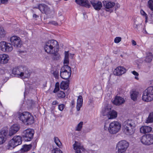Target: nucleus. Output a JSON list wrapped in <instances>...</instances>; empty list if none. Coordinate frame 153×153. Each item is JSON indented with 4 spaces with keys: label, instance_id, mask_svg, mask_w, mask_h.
<instances>
[{
    "label": "nucleus",
    "instance_id": "1",
    "mask_svg": "<svg viewBox=\"0 0 153 153\" xmlns=\"http://www.w3.org/2000/svg\"><path fill=\"white\" fill-rule=\"evenodd\" d=\"M20 128L19 125L15 124L10 128L9 133L6 130L1 131L0 132V143H4L7 139L16 133Z\"/></svg>",
    "mask_w": 153,
    "mask_h": 153
},
{
    "label": "nucleus",
    "instance_id": "2",
    "mask_svg": "<svg viewBox=\"0 0 153 153\" xmlns=\"http://www.w3.org/2000/svg\"><path fill=\"white\" fill-rule=\"evenodd\" d=\"M18 118L19 120L26 125H31L34 122V118L33 116L28 112L19 113Z\"/></svg>",
    "mask_w": 153,
    "mask_h": 153
},
{
    "label": "nucleus",
    "instance_id": "3",
    "mask_svg": "<svg viewBox=\"0 0 153 153\" xmlns=\"http://www.w3.org/2000/svg\"><path fill=\"white\" fill-rule=\"evenodd\" d=\"M59 47L57 41L51 40L46 42L44 49L45 51L48 53H55V51H59Z\"/></svg>",
    "mask_w": 153,
    "mask_h": 153
},
{
    "label": "nucleus",
    "instance_id": "4",
    "mask_svg": "<svg viewBox=\"0 0 153 153\" xmlns=\"http://www.w3.org/2000/svg\"><path fill=\"white\" fill-rule=\"evenodd\" d=\"M134 125L132 120H128L123 122V130L126 135H130L134 133L133 128Z\"/></svg>",
    "mask_w": 153,
    "mask_h": 153
},
{
    "label": "nucleus",
    "instance_id": "5",
    "mask_svg": "<svg viewBox=\"0 0 153 153\" xmlns=\"http://www.w3.org/2000/svg\"><path fill=\"white\" fill-rule=\"evenodd\" d=\"M106 123H105L104 128L105 130L108 128L109 132L111 134H115L118 132L121 129V125L118 121H114L109 125V127L106 126Z\"/></svg>",
    "mask_w": 153,
    "mask_h": 153
},
{
    "label": "nucleus",
    "instance_id": "6",
    "mask_svg": "<svg viewBox=\"0 0 153 153\" xmlns=\"http://www.w3.org/2000/svg\"><path fill=\"white\" fill-rule=\"evenodd\" d=\"M142 99L146 102L150 101L153 100V86L148 87L143 91Z\"/></svg>",
    "mask_w": 153,
    "mask_h": 153
},
{
    "label": "nucleus",
    "instance_id": "7",
    "mask_svg": "<svg viewBox=\"0 0 153 153\" xmlns=\"http://www.w3.org/2000/svg\"><path fill=\"white\" fill-rule=\"evenodd\" d=\"M129 145V143L126 140H123L120 141L117 145V151L116 153H127V150Z\"/></svg>",
    "mask_w": 153,
    "mask_h": 153
},
{
    "label": "nucleus",
    "instance_id": "8",
    "mask_svg": "<svg viewBox=\"0 0 153 153\" xmlns=\"http://www.w3.org/2000/svg\"><path fill=\"white\" fill-rule=\"evenodd\" d=\"M71 74V68L67 65H64L61 69L60 76L64 79H69Z\"/></svg>",
    "mask_w": 153,
    "mask_h": 153
},
{
    "label": "nucleus",
    "instance_id": "9",
    "mask_svg": "<svg viewBox=\"0 0 153 153\" xmlns=\"http://www.w3.org/2000/svg\"><path fill=\"white\" fill-rule=\"evenodd\" d=\"M34 134V130L31 128H28L24 130L22 136L25 141H29L32 140Z\"/></svg>",
    "mask_w": 153,
    "mask_h": 153
},
{
    "label": "nucleus",
    "instance_id": "10",
    "mask_svg": "<svg viewBox=\"0 0 153 153\" xmlns=\"http://www.w3.org/2000/svg\"><path fill=\"white\" fill-rule=\"evenodd\" d=\"M141 142L146 145L153 144V134H148L143 135L140 139Z\"/></svg>",
    "mask_w": 153,
    "mask_h": 153
},
{
    "label": "nucleus",
    "instance_id": "11",
    "mask_svg": "<svg viewBox=\"0 0 153 153\" xmlns=\"http://www.w3.org/2000/svg\"><path fill=\"white\" fill-rule=\"evenodd\" d=\"M13 48L10 43H7L5 41L0 42V50L4 52H10L12 51Z\"/></svg>",
    "mask_w": 153,
    "mask_h": 153
},
{
    "label": "nucleus",
    "instance_id": "12",
    "mask_svg": "<svg viewBox=\"0 0 153 153\" xmlns=\"http://www.w3.org/2000/svg\"><path fill=\"white\" fill-rule=\"evenodd\" d=\"M11 45L16 47H20L21 45V42L20 38L16 36H13L10 38Z\"/></svg>",
    "mask_w": 153,
    "mask_h": 153
},
{
    "label": "nucleus",
    "instance_id": "13",
    "mask_svg": "<svg viewBox=\"0 0 153 153\" xmlns=\"http://www.w3.org/2000/svg\"><path fill=\"white\" fill-rule=\"evenodd\" d=\"M126 70L123 67L119 66L114 71L113 74L116 76H120L125 73Z\"/></svg>",
    "mask_w": 153,
    "mask_h": 153
},
{
    "label": "nucleus",
    "instance_id": "14",
    "mask_svg": "<svg viewBox=\"0 0 153 153\" xmlns=\"http://www.w3.org/2000/svg\"><path fill=\"white\" fill-rule=\"evenodd\" d=\"M22 66L15 67L14 68L12 71V73L16 77H20L21 72L24 70Z\"/></svg>",
    "mask_w": 153,
    "mask_h": 153
},
{
    "label": "nucleus",
    "instance_id": "15",
    "mask_svg": "<svg viewBox=\"0 0 153 153\" xmlns=\"http://www.w3.org/2000/svg\"><path fill=\"white\" fill-rule=\"evenodd\" d=\"M91 4L95 10H101L102 7L101 2L98 1L92 0L90 1Z\"/></svg>",
    "mask_w": 153,
    "mask_h": 153
},
{
    "label": "nucleus",
    "instance_id": "16",
    "mask_svg": "<svg viewBox=\"0 0 153 153\" xmlns=\"http://www.w3.org/2000/svg\"><path fill=\"white\" fill-rule=\"evenodd\" d=\"M75 2L77 4L87 8L91 7L90 3L87 0H75Z\"/></svg>",
    "mask_w": 153,
    "mask_h": 153
},
{
    "label": "nucleus",
    "instance_id": "17",
    "mask_svg": "<svg viewBox=\"0 0 153 153\" xmlns=\"http://www.w3.org/2000/svg\"><path fill=\"white\" fill-rule=\"evenodd\" d=\"M111 110V108L110 106L107 104L104 105V107L102 109V113L103 116H108Z\"/></svg>",
    "mask_w": 153,
    "mask_h": 153
},
{
    "label": "nucleus",
    "instance_id": "18",
    "mask_svg": "<svg viewBox=\"0 0 153 153\" xmlns=\"http://www.w3.org/2000/svg\"><path fill=\"white\" fill-rule=\"evenodd\" d=\"M125 102L124 98L120 97H116L112 101L113 103L116 105H120Z\"/></svg>",
    "mask_w": 153,
    "mask_h": 153
},
{
    "label": "nucleus",
    "instance_id": "19",
    "mask_svg": "<svg viewBox=\"0 0 153 153\" xmlns=\"http://www.w3.org/2000/svg\"><path fill=\"white\" fill-rule=\"evenodd\" d=\"M74 149L75 150V153H82L81 150L82 151L85 149L83 147L78 144V142L75 141L73 145Z\"/></svg>",
    "mask_w": 153,
    "mask_h": 153
},
{
    "label": "nucleus",
    "instance_id": "20",
    "mask_svg": "<svg viewBox=\"0 0 153 153\" xmlns=\"http://www.w3.org/2000/svg\"><path fill=\"white\" fill-rule=\"evenodd\" d=\"M8 56L7 54L0 55V63L1 64L7 63L9 60Z\"/></svg>",
    "mask_w": 153,
    "mask_h": 153
},
{
    "label": "nucleus",
    "instance_id": "21",
    "mask_svg": "<svg viewBox=\"0 0 153 153\" xmlns=\"http://www.w3.org/2000/svg\"><path fill=\"white\" fill-rule=\"evenodd\" d=\"M24 69V70L22 71L21 72V76L20 78H26L29 77L30 75V73L26 69V68L25 67H23Z\"/></svg>",
    "mask_w": 153,
    "mask_h": 153
},
{
    "label": "nucleus",
    "instance_id": "22",
    "mask_svg": "<svg viewBox=\"0 0 153 153\" xmlns=\"http://www.w3.org/2000/svg\"><path fill=\"white\" fill-rule=\"evenodd\" d=\"M83 103L82 97L81 96H79L78 98L77 102L76 109L77 111L80 110V108L82 105Z\"/></svg>",
    "mask_w": 153,
    "mask_h": 153
},
{
    "label": "nucleus",
    "instance_id": "23",
    "mask_svg": "<svg viewBox=\"0 0 153 153\" xmlns=\"http://www.w3.org/2000/svg\"><path fill=\"white\" fill-rule=\"evenodd\" d=\"M152 130V128L148 126H142L140 129L141 133H146L150 132Z\"/></svg>",
    "mask_w": 153,
    "mask_h": 153
},
{
    "label": "nucleus",
    "instance_id": "24",
    "mask_svg": "<svg viewBox=\"0 0 153 153\" xmlns=\"http://www.w3.org/2000/svg\"><path fill=\"white\" fill-rule=\"evenodd\" d=\"M17 145L16 144L13 138L9 141L7 149H12L14 148L15 147L17 146Z\"/></svg>",
    "mask_w": 153,
    "mask_h": 153
},
{
    "label": "nucleus",
    "instance_id": "25",
    "mask_svg": "<svg viewBox=\"0 0 153 153\" xmlns=\"http://www.w3.org/2000/svg\"><path fill=\"white\" fill-rule=\"evenodd\" d=\"M104 5L107 9H110L113 7L115 5L114 2L108 1H105L103 2Z\"/></svg>",
    "mask_w": 153,
    "mask_h": 153
},
{
    "label": "nucleus",
    "instance_id": "26",
    "mask_svg": "<svg viewBox=\"0 0 153 153\" xmlns=\"http://www.w3.org/2000/svg\"><path fill=\"white\" fill-rule=\"evenodd\" d=\"M13 139L14 141L16 144L17 145V146L20 145L22 143V137L19 136H15Z\"/></svg>",
    "mask_w": 153,
    "mask_h": 153
},
{
    "label": "nucleus",
    "instance_id": "27",
    "mask_svg": "<svg viewBox=\"0 0 153 153\" xmlns=\"http://www.w3.org/2000/svg\"><path fill=\"white\" fill-rule=\"evenodd\" d=\"M69 81H62L60 85L61 89L65 90L67 89L68 87Z\"/></svg>",
    "mask_w": 153,
    "mask_h": 153
},
{
    "label": "nucleus",
    "instance_id": "28",
    "mask_svg": "<svg viewBox=\"0 0 153 153\" xmlns=\"http://www.w3.org/2000/svg\"><path fill=\"white\" fill-rule=\"evenodd\" d=\"M65 57L64 61V65H68L69 63V56L70 55L68 51H65L64 53Z\"/></svg>",
    "mask_w": 153,
    "mask_h": 153
},
{
    "label": "nucleus",
    "instance_id": "29",
    "mask_svg": "<svg viewBox=\"0 0 153 153\" xmlns=\"http://www.w3.org/2000/svg\"><path fill=\"white\" fill-rule=\"evenodd\" d=\"M117 116V113L116 111L114 110H111L109 114L108 117L109 119H112L116 118Z\"/></svg>",
    "mask_w": 153,
    "mask_h": 153
},
{
    "label": "nucleus",
    "instance_id": "30",
    "mask_svg": "<svg viewBox=\"0 0 153 153\" xmlns=\"http://www.w3.org/2000/svg\"><path fill=\"white\" fill-rule=\"evenodd\" d=\"M32 147V145L31 144L28 145H24L23 147L21 149V151L23 152H27Z\"/></svg>",
    "mask_w": 153,
    "mask_h": 153
},
{
    "label": "nucleus",
    "instance_id": "31",
    "mask_svg": "<svg viewBox=\"0 0 153 153\" xmlns=\"http://www.w3.org/2000/svg\"><path fill=\"white\" fill-rule=\"evenodd\" d=\"M152 55L151 53H149L146 54L145 61L147 62H150L152 59Z\"/></svg>",
    "mask_w": 153,
    "mask_h": 153
},
{
    "label": "nucleus",
    "instance_id": "32",
    "mask_svg": "<svg viewBox=\"0 0 153 153\" xmlns=\"http://www.w3.org/2000/svg\"><path fill=\"white\" fill-rule=\"evenodd\" d=\"M47 6L44 4L37 5V6L33 7L34 9H38L39 10H47Z\"/></svg>",
    "mask_w": 153,
    "mask_h": 153
},
{
    "label": "nucleus",
    "instance_id": "33",
    "mask_svg": "<svg viewBox=\"0 0 153 153\" xmlns=\"http://www.w3.org/2000/svg\"><path fill=\"white\" fill-rule=\"evenodd\" d=\"M138 93V92L134 91L132 92L131 94V97L132 100L134 101L137 100Z\"/></svg>",
    "mask_w": 153,
    "mask_h": 153
},
{
    "label": "nucleus",
    "instance_id": "34",
    "mask_svg": "<svg viewBox=\"0 0 153 153\" xmlns=\"http://www.w3.org/2000/svg\"><path fill=\"white\" fill-rule=\"evenodd\" d=\"M146 122L147 123H151L153 122V112L150 113L146 120Z\"/></svg>",
    "mask_w": 153,
    "mask_h": 153
},
{
    "label": "nucleus",
    "instance_id": "35",
    "mask_svg": "<svg viewBox=\"0 0 153 153\" xmlns=\"http://www.w3.org/2000/svg\"><path fill=\"white\" fill-rule=\"evenodd\" d=\"M6 33L3 27L0 26V37L4 38L5 37Z\"/></svg>",
    "mask_w": 153,
    "mask_h": 153
},
{
    "label": "nucleus",
    "instance_id": "36",
    "mask_svg": "<svg viewBox=\"0 0 153 153\" xmlns=\"http://www.w3.org/2000/svg\"><path fill=\"white\" fill-rule=\"evenodd\" d=\"M58 51H55V53H51L53 55V58L54 60H57L59 59L60 55L57 52Z\"/></svg>",
    "mask_w": 153,
    "mask_h": 153
},
{
    "label": "nucleus",
    "instance_id": "37",
    "mask_svg": "<svg viewBox=\"0 0 153 153\" xmlns=\"http://www.w3.org/2000/svg\"><path fill=\"white\" fill-rule=\"evenodd\" d=\"M65 96V92L59 91V92L57 94V97L59 99L64 98Z\"/></svg>",
    "mask_w": 153,
    "mask_h": 153
},
{
    "label": "nucleus",
    "instance_id": "38",
    "mask_svg": "<svg viewBox=\"0 0 153 153\" xmlns=\"http://www.w3.org/2000/svg\"><path fill=\"white\" fill-rule=\"evenodd\" d=\"M83 124V122H80L76 127V130L80 131L82 127Z\"/></svg>",
    "mask_w": 153,
    "mask_h": 153
},
{
    "label": "nucleus",
    "instance_id": "39",
    "mask_svg": "<svg viewBox=\"0 0 153 153\" xmlns=\"http://www.w3.org/2000/svg\"><path fill=\"white\" fill-rule=\"evenodd\" d=\"M54 141L56 145L58 147H60L62 143L58 138L57 137H55L54 138Z\"/></svg>",
    "mask_w": 153,
    "mask_h": 153
},
{
    "label": "nucleus",
    "instance_id": "40",
    "mask_svg": "<svg viewBox=\"0 0 153 153\" xmlns=\"http://www.w3.org/2000/svg\"><path fill=\"white\" fill-rule=\"evenodd\" d=\"M113 11V10H104L101 13L102 16H105L109 15L110 13Z\"/></svg>",
    "mask_w": 153,
    "mask_h": 153
},
{
    "label": "nucleus",
    "instance_id": "41",
    "mask_svg": "<svg viewBox=\"0 0 153 153\" xmlns=\"http://www.w3.org/2000/svg\"><path fill=\"white\" fill-rule=\"evenodd\" d=\"M140 13L143 16L145 17V22H147L148 16L146 13L143 10H140Z\"/></svg>",
    "mask_w": 153,
    "mask_h": 153
},
{
    "label": "nucleus",
    "instance_id": "42",
    "mask_svg": "<svg viewBox=\"0 0 153 153\" xmlns=\"http://www.w3.org/2000/svg\"><path fill=\"white\" fill-rule=\"evenodd\" d=\"M52 153H63L59 149L56 148L52 150Z\"/></svg>",
    "mask_w": 153,
    "mask_h": 153
},
{
    "label": "nucleus",
    "instance_id": "43",
    "mask_svg": "<svg viewBox=\"0 0 153 153\" xmlns=\"http://www.w3.org/2000/svg\"><path fill=\"white\" fill-rule=\"evenodd\" d=\"M148 4L151 10H153V1L149 0L148 2Z\"/></svg>",
    "mask_w": 153,
    "mask_h": 153
},
{
    "label": "nucleus",
    "instance_id": "44",
    "mask_svg": "<svg viewBox=\"0 0 153 153\" xmlns=\"http://www.w3.org/2000/svg\"><path fill=\"white\" fill-rule=\"evenodd\" d=\"M53 74L56 79H58L59 76V72L58 71H56L53 72Z\"/></svg>",
    "mask_w": 153,
    "mask_h": 153
},
{
    "label": "nucleus",
    "instance_id": "45",
    "mask_svg": "<svg viewBox=\"0 0 153 153\" xmlns=\"http://www.w3.org/2000/svg\"><path fill=\"white\" fill-rule=\"evenodd\" d=\"M65 107V105L64 104H61L58 105V108L59 110L62 111Z\"/></svg>",
    "mask_w": 153,
    "mask_h": 153
},
{
    "label": "nucleus",
    "instance_id": "46",
    "mask_svg": "<svg viewBox=\"0 0 153 153\" xmlns=\"http://www.w3.org/2000/svg\"><path fill=\"white\" fill-rule=\"evenodd\" d=\"M48 24H51L55 26H56L58 25V23L56 21H51L49 22Z\"/></svg>",
    "mask_w": 153,
    "mask_h": 153
},
{
    "label": "nucleus",
    "instance_id": "47",
    "mask_svg": "<svg viewBox=\"0 0 153 153\" xmlns=\"http://www.w3.org/2000/svg\"><path fill=\"white\" fill-rule=\"evenodd\" d=\"M121 38L120 37H116L114 40V42L118 43L121 41Z\"/></svg>",
    "mask_w": 153,
    "mask_h": 153
},
{
    "label": "nucleus",
    "instance_id": "48",
    "mask_svg": "<svg viewBox=\"0 0 153 153\" xmlns=\"http://www.w3.org/2000/svg\"><path fill=\"white\" fill-rule=\"evenodd\" d=\"M85 10H83L82 11V13L83 15L84 18L86 19V18H87L88 17L86 15V14L87 13V12L85 11Z\"/></svg>",
    "mask_w": 153,
    "mask_h": 153
},
{
    "label": "nucleus",
    "instance_id": "49",
    "mask_svg": "<svg viewBox=\"0 0 153 153\" xmlns=\"http://www.w3.org/2000/svg\"><path fill=\"white\" fill-rule=\"evenodd\" d=\"M131 73L133 74L136 76H138L139 75L138 73L134 71H131Z\"/></svg>",
    "mask_w": 153,
    "mask_h": 153
},
{
    "label": "nucleus",
    "instance_id": "50",
    "mask_svg": "<svg viewBox=\"0 0 153 153\" xmlns=\"http://www.w3.org/2000/svg\"><path fill=\"white\" fill-rule=\"evenodd\" d=\"M8 0H1V2L3 4H6L8 2Z\"/></svg>",
    "mask_w": 153,
    "mask_h": 153
},
{
    "label": "nucleus",
    "instance_id": "51",
    "mask_svg": "<svg viewBox=\"0 0 153 153\" xmlns=\"http://www.w3.org/2000/svg\"><path fill=\"white\" fill-rule=\"evenodd\" d=\"M59 88L55 87V88L53 91V92L54 93H56L59 90Z\"/></svg>",
    "mask_w": 153,
    "mask_h": 153
},
{
    "label": "nucleus",
    "instance_id": "52",
    "mask_svg": "<svg viewBox=\"0 0 153 153\" xmlns=\"http://www.w3.org/2000/svg\"><path fill=\"white\" fill-rule=\"evenodd\" d=\"M58 103H58V101H57L56 100H55V101H54L52 102V105H56L58 104Z\"/></svg>",
    "mask_w": 153,
    "mask_h": 153
},
{
    "label": "nucleus",
    "instance_id": "53",
    "mask_svg": "<svg viewBox=\"0 0 153 153\" xmlns=\"http://www.w3.org/2000/svg\"><path fill=\"white\" fill-rule=\"evenodd\" d=\"M55 87L59 88V82H56V83Z\"/></svg>",
    "mask_w": 153,
    "mask_h": 153
},
{
    "label": "nucleus",
    "instance_id": "54",
    "mask_svg": "<svg viewBox=\"0 0 153 153\" xmlns=\"http://www.w3.org/2000/svg\"><path fill=\"white\" fill-rule=\"evenodd\" d=\"M132 44L134 45H136V43L135 41L134 40H133L132 41Z\"/></svg>",
    "mask_w": 153,
    "mask_h": 153
},
{
    "label": "nucleus",
    "instance_id": "55",
    "mask_svg": "<svg viewBox=\"0 0 153 153\" xmlns=\"http://www.w3.org/2000/svg\"><path fill=\"white\" fill-rule=\"evenodd\" d=\"M33 18H36L37 17H39V16H37V15H36V14H34L33 15Z\"/></svg>",
    "mask_w": 153,
    "mask_h": 153
},
{
    "label": "nucleus",
    "instance_id": "56",
    "mask_svg": "<svg viewBox=\"0 0 153 153\" xmlns=\"http://www.w3.org/2000/svg\"><path fill=\"white\" fill-rule=\"evenodd\" d=\"M74 54H71L70 53V58H71V59H72L73 58V57L74 56Z\"/></svg>",
    "mask_w": 153,
    "mask_h": 153
},
{
    "label": "nucleus",
    "instance_id": "57",
    "mask_svg": "<svg viewBox=\"0 0 153 153\" xmlns=\"http://www.w3.org/2000/svg\"><path fill=\"white\" fill-rule=\"evenodd\" d=\"M71 104L72 105H74L75 104V102L74 100H72L71 102Z\"/></svg>",
    "mask_w": 153,
    "mask_h": 153
},
{
    "label": "nucleus",
    "instance_id": "58",
    "mask_svg": "<svg viewBox=\"0 0 153 153\" xmlns=\"http://www.w3.org/2000/svg\"><path fill=\"white\" fill-rule=\"evenodd\" d=\"M116 6H117V8H116V9H118L119 7L120 6V5L119 4H116Z\"/></svg>",
    "mask_w": 153,
    "mask_h": 153
},
{
    "label": "nucleus",
    "instance_id": "59",
    "mask_svg": "<svg viewBox=\"0 0 153 153\" xmlns=\"http://www.w3.org/2000/svg\"><path fill=\"white\" fill-rule=\"evenodd\" d=\"M137 25H134V27L135 28H137Z\"/></svg>",
    "mask_w": 153,
    "mask_h": 153
},
{
    "label": "nucleus",
    "instance_id": "60",
    "mask_svg": "<svg viewBox=\"0 0 153 153\" xmlns=\"http://www.w3.org/2000/svg\"><path fill=\"white\" fill-rule=\"evenodd\" d=\"M135 78L137 80H138L139 79V78L138 77V76H136L135 77Z\"/></svg>",
    "mask_w": 153,
    "mask_h": 153
},
{
    "label": "nucleus",
    "instance_id": "61",
    "mask_svg": "<svg viewBox=\"0 0 153 153\" xmlns=\"http://www.w3.org/2000/svg\"><path fill=\"white\" fill-rule=\"evenodd\" d=\"M21 152H22L21 151V150H20V151L16 152L15 153H21Z\"/></svg>",
    "mask_w": 153,
    "mask_h": 153
},
{
    "label": "nucleus",
    "instance_id": "62",
    "mask_svg": "<svg viewBox=\"0 0 153 153\" xmlns=\"http://www.w3.org/2000/svg\"><path fill=\"white\" fill-rule=\"evenodd\" d=\"M62 15V14L61 13H59V16H60Z\"/></svg>",
    "mask_w": 153,
    "mask_h": 153
},
{
    "label": "nucleus",
    "instance_id": "63",
    "mask_svg": "<svg viewBox=\"0 0 153 153\" xmlns=\"http://www.w3.org/2000/svg\"><path fill=\"white\" fill-rule=\"evenodd\" d=\"M25 91L24 92V96H25Z\"/></svg>",
    "mask_w": 153,
    "mask_h": 153
},
{
    "label": "nucleus",
    "instance_id": "64",
    "mask_svg": "<svg viewBox=\"0 0 153 153\" xmlns=\"http://www.w3.org/2000/svg\"><path fill=\"white\" fill-rule=\"evenodd\" d=\"M42 10L43 11H44L45 10Z\"/></svg>",
    "mask_w": 153,
    "mask_h": 153
}]
</instances>
